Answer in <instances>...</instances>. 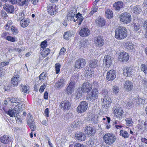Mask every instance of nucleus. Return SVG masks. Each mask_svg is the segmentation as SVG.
<instances>
[{
	"label": "nucleus",
	"mask_w": 147,
	"mask_h": 147,
	"mask_svg": "<svg viewBox=\"0 0 147 147\" xmlns=\"http://www.w3.org/2000/svg\"><path fill=\"white\" fill-rule=\"evenodd\" d=\"M115 32V37L117 39H124L127 36V30L125 27H119Z\"/></svg>",
	"instance_id": "1"
},
{
	"label": "nucleus",
	"mask_w": 147,
	"mask_h": 147,
	"mask_svg": "<svg viewBox=\"0 0 147 147\" xmlns=\"http://www.w3.org/2000/svg\"><path fill=\"white\" fill-rule=\"evenodd\" d=\"M103 140L107 144L111 145L115 141L116 137L113 134L107 133L103 137Z\"/></svg>",
	"instance_id": "2"
},
{
	"label": "nucleus",
	"mask_w": 147,
	"mask_h": 147,
	"mask_svg": "<svg viewBox=\"0 0 147 147\" xmlns=\"http://www.w3.org/2000/svg\"><path fill=\"white\" fill-rule=\"evenodd\" d=\"M107 93L108 92L106 90H103L102 94L105 96L102 101V107L103 108H105L106 109L108 108L110 106L111 103V99L108 96Z\"/></svg>",
	"instance_id": "3"
},
{
	"label": "nucleus",
	"mask_w": 147,
	"mask_h": 147,
	"mask_svg": "<svg viewBox=\"0 0 147 147\" xmlns=\"http://www.w3.org/2000/svg\"><path fill=\"white\" fill-rule=\"evenodd\" d=\"M88 107V102L85 101H82L77 108L76 110L78 113H82L86 111Z\"/></svg>",
	"instance_id": "4"
},
{
	"label": "nucleus",
	"mask_w": 147,
	"mask_h": 147,
	"mask_svg": "<svg viewBox=\"0 0 147 147\" xmlns=\"http://www.w3.org/2000/svg\"><path fill=\"white\" fill-rule=\"evenodd\" d=\"M119 18H120V21L123 24H126L129 23L131 19L130 13L127 12L122 13Z\"/></svg>",
	"instance_id": "5"
},
{
	"label": "nucleus",
	"mask_w": 147,
	"mask_h": 147,
	"mask_svg": "<svg viewBox=\"0 0 147 147\" xmlns=\"http://www.w3.org/2000/svg\"><path fill=\"white\" fill-rule=\"evenodd\" d=\"M47 10L49 13L51 15L56 14L58 11L57 7L55 4H51L47 6Z\"/></svg>",
	"instance_id": "6"
},
{
	"label": "nucleus",
	"mask_w": 147,
	"mask_h": 147,
	"mask_svg": "<svg viewBox=\"0 0 147 147\" xmlns=\"http://www.w3.org/2000/svg\"><path fill=\"white\" fill-rule=\"evenodd\" d=\"M27 123L30 128L31 131H34L36 129V125L33 121V118L29 113L27 116Z\"/></svg>",
	"instance_id": "7"
},
{
	"label": "nucleus",
	"mask_w": 147,
	"mask_h": 147,
	"mask_svg": "<svg viewBox=\"0 0 147 147\" xmlns=\"http://www.w3.org/2000/svg\"><path fill=\"white\" fill-rule=\"evenodd\" d=\"M118 58L121 61L126 62L129 59V55L127 53L125 52H121L119 54Z\"/></svg>",
	"instance_id": "8"
},
{
	"label": "nucleus",
	"mask_w": 147,
	"mask_h": 147,
	"mask_svg": "<svg viewBox=\"0 0 147 147\" xmlns=\"http://www.w3.org/2000/svg\"><path fill=\"white\" fill-rule=\"evenodd\" d=\"M86 64V60L83 58H80L76 62L75 67L77 69L83 68Z\"/></svg>",
	"instance_id": "9"
},
{
	"label": "nucleus",
	"mask_w": 147,
	"mask_h": 147,
	"mask_svg": "<svg viewBox=\"0 0 147 147\" xmlns=\"http://www.w3.org/2000/svg\"><path fill=\"white\" fill-rule=\"evenodd\" d=\"M94 41L97 47H102L104 44V40L102 37L98 36L94 38Z\"/></svg>",
	"instance_id": "10"
},
{
	"label": "nucleus",
	"mask_w": 147,
	"mask_h": 147,
	"mask_svg": "<svg viewBox=\"0 0 147 147\" xmlns=\"http://www.w3.org/2000/svg\"><path fill=\"white\" fill-rule=\"evenodd\" d=\"M71 105V103L70 102L65 100L61 102L60 106L63 110L66 111L70 109Z\"/></svg>",
	"instance_id": "11"
},
{
	"label": "nucleus",
	"mask_w": 147,
	"mask_h": 147,
	"mask_svg": "<svg viewBox=\"0 0 147 147\" xmlns=\"http://www.w3.org/2000/svg\"><path fill=\"white\" fill-rule=\"evenodd\" d=\"M98 92V90L96 89H93L90 95V97L88 98V100L90 101V102H93L95 99L97 98Z\"/></svg>",
	"instance_id": "12"
},
{
	"label": "nucleus",
	"mask_w": 147,
	"mask_h": 147,
	"mask_svg": "<svg viewBox=\"0 0 147 147\" xmlns=\"http://www.w3.org/2000/svg\"><path fill=\"white\" fill-rule=\"evenodd\" d=\"M116 73L115 71L112 69L108 71L106 76V78L108 81H112L116 77Z\"/></svg>",
	"instance_id": "13"
},
{
	"label": "nucleus",
	"mask_w": 147,
	"mask_h": 147,
	"mask_svg": "<svg viewBox=\"0 0 147 147\" xmlns=\"http://www.w3.org/2000/svg\"><path fill=\"white\" fill-rule=\"evenodd\" d=\"M113 110H114L113 113L115 114V115L117 118L121 119L123 115V111L121 108L117 107L116 108H113Z\"/></svg>",
	"instance_id": "14"
},
{
	"label": "nucleus",
	"mask_w": 147,
	"mask_h": 147,
	"mask_svg": "<svg viewBox=\"0 0 147 147\" xmlns=\"http://www.w3.org/2000/svg\"><path fill=\"white\" fill-rule=\"evenodd\" d=\"M75 137L79 141H83L85 140L86 137L84 133L78 131L75 133Z\"/></svg>",
	"instance_id": "15"
},
{
	"label": "nucleus",
	"mask_w": 147,
	"mask_h": 147,
	"mask_svg": "<svg viewBox=\"0 0 147 147\" xmlns=\"http://www.w3.org/2000/svg\"><path fill=\"white\" fill-rule=\"evenodd\" d=\"M84 131L87 134L93 136L96 132V130L92 126H88L84 129Z\"/></svg>",
	"instance_id": "16"
},
{
	"label": "nucleus",
	"mask_w": 147,
	"mask_h": 147,
	"mask_svg": "<svg viewBox=\"0 0 147 147\" xmlns=\"http://www.w3.org/2000/svg\"><path fill=\"white\" fill-rule=\"evenodd\" d=\"M124 88L127 92H129L132 90L133 88V84L130 81H125L124 83Z\"/></svg>",
	"instance_id": "17"
},
{
	"label": "nucleus",
	"mask_w": 147,
	"mask_h": 147,
	"mask_svg": "<svg viewBox=\"0 0 147 147\" xmlns=\"http://www.w3.org/2000/svg\"><path fill=\"white\" fill-rule=\"evenodd\" d=\"M12 138L7 135H4L0 138L1 142L4 144L9 143L12 141Z\"/></svg>",
	"instance_id": "18"
},
{
	"label": "nucleus",
	"mask_w": 147,
	"mask_h": 147,
	"mask_svg": "<svg viewBox=\"0 0 147 147\" xmlns=\"http://www.w3.org/2000/svg\"><path fill=\"white\" fill-rule=\"evenodd\" d=\"M20 81L19 75L17 74L14 75L11 80V84L13 86H16Z\"/></svg>",
	"instance_id": "19"
},
{
	"label": "nucleus",
	"mask_w": 147,
	"mask_h": 147,
	"mask_svg": "<svg viewBox=\"0 0 147 147\" xmlns=\"http://www.w3.org/2000/svg\"><path fill=\"white\" fill-rule=\"evenodd\" d=\"M92 85L88 82L84 83L82 87L83 89V93L88 92L92 89Z\"/></svg>",
	"instance_id": "20"
},
{
	"label": "nucleus",
	"mask_w": 147,
	"mask_h": 147,
	"mask_svg": "<svg viewBox=\"0 0 147 147\" xmlns=\"http://www.w3.org/2000/svg\"><path fill=\"white\" fill-rule=\"evenodd\" d=\"M136 100V98H133L129 99L126 103L127 107L129 109L133 107L134 105H136V102L137 103V101Z\"/></svg>",
	"instance_id": "21"
},
{
	"label": "nucleus",
	"mask_w": 147,
	"mask_h": 147,
	"mask_svg": "<svg viewBox=\"0 0 147 147\" xmlns=\"http://www.w3.org/2000/svg\"><path fill=\"white\" fill-rule=\"evenodd\" d=\"M123 74L126 76H130L132 74L133 69L130 67H125L123 69Z\"/></svg>",
	"instance_id": "22"
},
{
	"label": "nucleus",
	"mask_w": 147,
	"mask_h": 147,
	"mask_svg": "<svg viewBox=\"0 0 147 147\" xmlns=\"http://www.w3.org/2000/svg\"><path fill=\"white\" fill-rule=\"evenodd\" d=\"M3 8L7 12L10 13H12L14 11V6L7 3L5 4Z\"/></svg>",
	"instance_id": "23"
},
{
	"label": "nucleus",
	"mask_w": 147,
	"mask_h": 147,
	"mask_svg": "<svg viewBox=\"0 0 147 147\" xmlns=\"http://www.w3.org/2000/svg\"><path fill=\"white\" fill-rule=\"evenodd\" d=\"M90 34L89 30L87 28H84L80 31V34L82 37H84L88 36Z\"/></svg>",
	"instance_id": "24"
},
{
	"label": "nucleus",
	"mask_w": 147,
	"mask_h": 147,
	"mask_svg": "<svg viewBox=\"0 0 147 147\" xmlns=\"http://www.w3.org/2000/svg\"><path fill=\"white\" fill-rule=\"evenodd\" d=\"M3 109L5 113L9 115L10 117H13L14 116L15 117H16L15 114H17V113L16 111H15V110H14V108L13 109H9L8 111L7 110L6 108L3 107Z\"/></svg>",
	"instance_id": "25"
},
{
	"label": "nucleus",
	"mask_w": 147,
	"mask_h": 147,
	"mask_svg": "<svg viewBox=\"0 0 147 147\" xmlns=\"http://www.w3.org/2000/svg\"><path fill=\"white\" fill-rule=\"evenodd\" d=\"M75 88V85L72 84L71 83H69L68 86L66 87L65 92L68 95L71 94L74 92Z\"/></svg>",
	"instance_id": "26"
},
{
	"label": "nucleus",
	"mask_w": 147,
	"mask_h": 147,
	"mask_svg": "<svg viewBox=\"0 0 147 147\" xmlns=\"http://www.w3.org/2000/svg\"><path fill=\"white\" fill-rule=\"evenodd\" d=\"M112 58L109 55H105L104 58V62L107 67H109L112 63Z\"/></svg>",
	"instance_id": "27"
},
{
	"label": "nucleus",
	"mask_w": 147,
	"mask_h": 147,
	"mask_svg": "<svg viewBox=\"0 0 147 147\" xmlns=\"http://www.w3.org/2000/svg\"><path fill=\"white\" fill-rule=\"evenodd\" d=\"M30 20L28 18H24L20 21L21 26L23 28H25L28 26L30 22Z\"/></svg>",
	"instance_id": "28"
},
{
	"label": "nucleus",
	"mask_w": 147,
	"mask_h": 147,
	"mask_svg": "<svg viewBox=\"0 0 147 147\" xmlns=\"http://www.w3.org/2000/svg\"><path fill=\"white\" fill-rule=\"evenodd\" d=\"M123 4L122 2L118 1L115 3L113 5V7L114 9L117 11H119L120 9L122 8L123 6Z\"/></svg>",
	"instance_id": "29"
},
{
	"label": "nucleus",
	"mask_w": 147,
	"mask_h": 147,
	"mask_svg": "<svg viewBox=\"0 0 147 147\" xmlns=\"http://www.w3.org/2000/svg\"><path fill=\"white\" fill-rule=\"evenodd\" d=\"M124 47L126 49L130 51L134 49V46L131 42L129 41H126L124 43Z\"/></svg>",
	"instance_id": "30"
},
{
	"label": "nucleus",
	"mask_w": 147,
	"mask_h": 147,
	"mask_svg": "<svg viewBox=\"0 0 147 147\" xmlns=\"http://www.w3.org/2000/svg\"><path fill=\"white\" fill-rule=\"evenodd\" d=\"M76 20L75 19L74 20V21L75 22L76 21H77L78 25H80L83 21L84 18L82 16L81 14L80 13H78L76 16Z\"/></svg>",
	"instance_id": "31"
},
{
	"label": "nucleus",
	"mask_w": 147,
	"mask_h": 147,
	"mask_svg": "<svg viewBox=\"0 0 147 147\" xmlns=\"http://www.w3.org/2000/svg\"><path fill=\"white\" fill-rule=\"evenodd\" d=\"M98 62L96 59H93L90 61L89 66L91 68H95L98 66Z\"/></svg>",
	"instance_id": "32"
},
{
	"label": "nucleus",
	"mask_w": 147,
	"mask_h": 147,
	"mask_svg": "<svg viewBox=\"0 0 147 147\" xmlns=\"http://www.w3.org/2000/svg\"><path fill=\"white\" fill-rule=\"evenodd\" d=\"M16 3H17L20 6H23L24 5H27L30 0H16Z\"/></svg>",
	"instance_id": "33"
},
{
	"label": "nucleus",
	"mask_w": 147,
	"mask_h": 147,
	"mask_svg": "<svg viewBox=\"0 0 147 147\" xmlns=\"http://www.w3.org/2000/svg\"><path fill=\"white\" fill-rule=\"evenodd\" d=\"M131 10L134 13L139 14L142 11V9L139 5H137L131 8Z\"/></svg>",
	"instance_id": "34"
},
{
	"label": "nucleus",
	"mask_w": 147,
	"mask_h": 147,
	"mask_svg": "<svg viewBox=\"0 0 147 147\" xmlns=\"http://www.w3.org/2000/svg\"><path fill=\"white\" fill-rule=\"evenodd\" d=\"M24 107L22 103H19V104L16 105L14 108V110L17 112V114H18L19 111H22Z\"/></svg>",
	"instance_id": "35"
},
{
	"label": "nucleus",
	"mask_w": 147,
	"mask_h": 147,
	"mask_svg": "<svg viewBox=\"0 0 147 147\" xmlns=\"http://www.w3.org/2000/svg\"><path fill=\"white\" fill-rule=\"evenodd\" d=\"M64 81L63 79H61L56 83V86L58 88H61L64 86Z\"/></svg>",
	"instance_id": "36"
},
{
	"label": "nucleus",
	"mask_w": 147,
	"mask_h": 147,
	"mask_svg": "<svg viewBox=\"0 0 147 147\" xmlns=\"http://www.w3.org/2000/svg\"><path fill=\"white\" fill-rule=\"evenodd\" d=\"M78 80V75H73L71 76L70 79V82L69 83H71L72 84L75 85V83L77 82Z\"/></svg>",
	"instance_id": "37"
},
{
	"label": "nucleus",
	"mask_w": 147,
	"mask_h": 147,
	"mask_svg": "<svg viewBox=\"0 0 147 147\" xmlns=\"http://www.w3.org/2000/svg\"><path fill=\"white\" fill-rule=\"evenodd\" d=\"M105 16L108 19L111 18L113 16L112 11L109 9H107L105 11Z\"/></svg>",
	"instance_id": "38"
},
{
	"label": "nucleus",
	"mask_w": 147,
	"mask_h": 147,
	"mask_svg": "<svg viewBox=\"0 0 147 147\" xmlns=\"http://www.w3.org/2000/svg\"><path fill=\"white\" fill-rule=\"evenodd\" d=\"M105 21L103 18H98L97 20V24L100 26L102 27L105 25Z\"/></svg>",
	"instance_id": "39"
},
{
	"label": "nucleus",
	"mask_w": 147,
	"mask_h": 147,
	"mask_svg": "<svg viewBox=\"0 0 147 147\" xmlns=\"http://www.w3.org/2000/svg\"><path fill=\"white\" fill-rule=\"evenodd\" d=\"M75 14L76 12L74 10L71 11L67 15V19H70L71 20H73Z\"/></svg>",
	"instance_id": "40"
},
{
	"label": "nucleus",
	"mask_w": 147,
	"mask_h": 147,
	"mask_svg": "<svg viewBox=\"0 0 147 147\" xmlns=\"http://www.w3.org/2000/svg\"><path fill=\"white\" fill-rule=\"evenodd\" d=\"M92 68H91L90 67H87L85 70V71L87 75H88L90 77L92 75V74L94 73V71Z\"/></svg>",
	"instance_id": "41"
},
{
	"label": "nucleus",
	"mask_w": 147,
	"mask_h": 147,
	"mask_svg": "<svg viewBox=\"0 0 147 147\" xmlns=\"http://www.w3.org/2000/svg\"><path fill=\"white\" fill-rule=\"evenodd\" d=\"M120 135L125 138L129 137V135L127 132L124 130H121L120 131Z\"/></svg>",
	"instance_id": "42"
},
{
	"label": "nucleus",
	"mask_w": 147,
	"mask_h": 147,
	"mask_svg": "<svg viewBox=\"0 0 147 147\" xmlns=\"http://www.w3.org/2000/svg\"><path fill=\"white\" fill-rule=\"evenodd\" d=\"M112 90L113 93L115 94H118L120 91L119 86L116 85L113 86L112 88Z\"/></svg>",
	"instance_id": "43"
},
{
	"label": "nucleus",
	"mask_w": 147,
	"mask_h": 147,
	"mask_svg": "<svg viewBox=\"0 0 147 147\" xmlns=\"http://www.w3.org/2000/svg\"><path fill=\"white\" fill-rule=\"evenodd\" d=\"M125 121H126V124L128 126H131L133 124V122L130 118H126Z\"/></svg>",
	"instance_id": "44"
},
{
	"label": "nucleus",
	"mask_w": 147,
	"mask_h": 147,
	"mask_svg": "<svg viewBox=\"0 0 147 147\" xmlns=\"http://www.w3.org/2000/svg\"><path fill=\"white\" fill-rule=\"evenodd\" d=\"M137 101V103L136 102V105H139L140 104H144L145 100L144 98H142L139 97H138L137 99L136 98V100Z\"/></svg>",
	"instance_id": "45"
},
{
	"label": "nucleus",
	"mask_w": 147,
	"mask_h": 147,
	"mask_svg": "<svg viewBox=\"0 0 147 147\" xmlns=\"http://www.w3.org/2000/svg\"><path fill=\"white\" fill-rule=\"evenodd\" d=\"M79 120L80 119L76 120L72 124H71V127L73 129L76 128L80 123Z\"/></svg>",
	"instance_id": "46"
},
{
	"label": "nucleus",
	"mask_w": 147,
	"mask_h": 147,
	"mask_svg": "<svg viewBox=\"0 0 147 147\" xmlns=\"http://www.w3.org/2000/svg\"><path fill=\"white\" fill-rule=\"evenodd\" d=\"M141 128L144 131H147V120L140 125Z\"/></svg>",
	"instance_id": "47"
},
{
	"label": "nucleus",
	"mask_w": 147,
	"mask_h": 147,
	"mask_svg": "<svg viewBox=\"0 0 147 147\" xmlns=\"http://www.w3.org/2000/svg\"><path fill=\"white\" fill-rule=\"evenodd\" d=\"M17 20L18 21L22 20V19L25 18L23 12L20 13L19 15L17 16Z\"/></svg>",
	"instance_id": "48"
},
{
	"label": "nucleus",
	"mask_w": 147,
	"mask_h": 147,
	"mask_svg": "<svg viewBox=\"0 0 147 147\" xmlns=\"http://www.w3.org/2000/svg\"><path fill=\"white\" fill-rule=\"evenodd\" d=\"M141 70L144 73L147 74V65L142 64L141 66Z\"/></svg>",
	"instance_id": "49"
},
{
	"label": "nucleus",
	"mask_w": 147,
	"mask_h": 147,
	"mask_svg": "<svg viewBox=\"0 0 147 147\" xmlns=\"http://www.w3.org/2000/svg\"><path fill=\"white\" fill-rule=\"evenodd\" d=\"M50 52V50L49 49H47L46 50H43L42 51V56L45 57H46L49 54Z\"/></svg>",
	"instance_id": "50"
},
{
	"label": "nucleus",
	"mask_w": 147,
	"mask_h": 147,
	"mask_svg": "<svg viewBox=\"0 0 147 147\" xmlns=\"http://www.w3.org/2000/svg\"><path fill=\"white\" fill-rule=\"evenodd\" d=\"M7 100H10L11 103H19L20 102H18L19 100L16 98H7Z\"/></svg>",
	"instance_id": "51"
},
{
	"label": "nucleus",
	"mask_w": 147,
	"mask_h": 147,
	"mask_svg": "<svg viewBox=\"0 0 147 147\" xmlns=\"http://www.w3.org/2000/svg\"><path fill=\"white\" fill-rule=\"evenodd\" d=\"M11 31L12 32L13 34L14 35L17 34L18 32L17 28L13 26H11Z\"/></svg>",
	"instance_id": "52"
},
{
	"label": "nucleus",
	"mask_w": 147,
	"mask_h": 147,
	"mask_svg": "<svg viewBox=\"0 0 147 147\" xmlns=\"http://www.w3.org/2000/svg\"><path fill=\"white\" fill-rule=\"evenodd\" d=\"M21 86L22 87V89H21V91L24 93L27 92L28 89V86L26 85L24 86L22 84Z\"/></svg>",
	"instance_id": "53"
},
{
	"label": "nucleus",
	"mask_w": 147,
	"mask_h": 147,
	"mask_svg": "<svg viewBox=\"0 0 147 147\" xmlns=\"http://www.w3.org/2000/svg\"><path fill=\"white\" fill-rule=\"evenodd\" d=\"M61 66V65L58 63H56L55 65L56 73L58 74L60 71V68Z\"/></svg>",
	"instance_id": "54"
},
{
	"label": "nucleus",
	"mask_w": 147,
	"mask_h": 147,
	"mask_svg": "<svg viewBox=\"0 0 147 147\" xmlns=\"http://www.w3.org/2000/svg\"><path fill=\"white\" fill-rule=\"evenodd\" d=\"M12 24V22L11 20L8 21L5 26V29L7 31H8L10 25Z\"/></svg>",
	"instance_id": "55"
},
{
	"label": "nucleus",
	"mask_w": 147,
	"mask_h": 147,
	"mask_svg": "<svg viewBox=\"0 0 147 147\" xmlns=\"http://www.w3.org/2000/svg\"><path fill=\"white\" fill-rule=\"evenodd\" d=\"M71 36V33L68 32H67L64 33L63 36L64 38L65 39H68Z\"/></svg>",
	"instance_id": "56"
},
{
	"label": "nucleus",
	"mask_w": 147,
	"mask_h": 147,
	"mask_svg": "<svg viewBox=\"0 0 147 147\" xmlns=\"http://www.w3.org/2000/svg\"><path fill=\"white\" fill-rule=\"evenodd\" d=\"M83 89L82 88V87H81V88H79L78 90V92L77 93V96H80L82 95V92H83Z\"/></svg>",
	"instance_id": "57"
},
{
	"label": "nucleus",
	"mask_w": 147,
	"mask_h": 147,
	"mask_svg": "<svg viewBox=\"0 0 147 147\" xmlns=\"http://www.w3.org/2000/svg\"><path fill=\"white\" fill-rule=\"evenodd\" d=\"M140 29V26L139 24H135L134 26V30L135 31H137Z\"/></svg>",
	"instance_id": "58"
},
{
	"label": "nucleus",
	"mask_w": 147,
	"mask_h": 147,
	"mask_svg": "<svg viewBox=\"0 0 147 147\" xmlns=\"http://www.w3.org/2000/svg\"><path fill=\"white\" fill-rule=\"evenodd\" d=\"M45 75L46 73L45 72L42 73L41 74H40V75L39 76V80H44V79L46 77Z\"/></svg>",
	"instance_id": "59"
},
{
	"label": "nucleus",
	"mask_w": 147,
	"mask_h": 147,
	"mask_svg": "<svg viewBox=\"0 0 147 147\" xmlns=\"http://www.w3.org/2000/svg\"><path fill=\"white\" fill-rule=\"evenodd\" d=\"M46 87V85L45 84H43L40 87L39 91L40 93H42L44 91V90Z\"/></svg>",
	"instance_id": "60"
},
{
	"label": "nucleus",
	"mask_w": 147,
	"mask_h": 147,
	"mask_svg": "<svg viewBox=\"0 0 147 147\" xmlns=\"http://www.w3.org/2000/svg\"><path fill=\"white\" fill-rule=\"evenodd\" d=\"M16 115L17 116H16V117H15L17 122L18 123H21L22 122V118H20V117L19 116V115L17 114Z\"/></svg>",
	"instance_id": "61"
},
{
	"label": "nucleus",
	"mask_w": 147,
	"mask_h": 147,
	"mask_svg": "<svg viewBox=\"0 0 147 147\" xmlns=\"http://www.w3.org/2000/svg\"><path fill=\"white\" fill-rule=\"evenodd\" d=\"M6 39L8 41H9L12 42H14L16 41L15 38L10 36H7L6 37Z\"/></svg>",
	"instance_id": "62"
},
{
	"label": "nucleus",
	"mask_w": 147,
	"mask_h": 147,
	"mask_svg": "<svg viewBox=\"0 0 147 147\" xmlns=\"http://www.w3.org/2000/svg\"><path fill=\"white\" fill-rule=\"evenodd\" d=\"M66 50V49L64 47H63L60 50L59 55L60 56L64 54Z\"/></svg>",
	"instance_id": "63"
},
{
	"label": "nucleus",
	"mask_w": 147,
	"mask_h": 147,
	"mask_svg": "<svg viewBox=\"0 0 147 147\" xmlns=\"http://www.w3.org/2000/svg\"><path fill=\"white\" fill-rule=\"evenodd\" d=\"M47 45V42L46 40H44L40 44L41 47V48H45Z\"/></svg>",
	"instance_id": "64"
}]
</instances>
